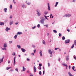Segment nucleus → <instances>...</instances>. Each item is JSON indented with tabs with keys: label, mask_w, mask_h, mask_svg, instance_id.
Segmentation results:
<instances>
[{
	"label": "nucleus",
	"mask_w": 76,
	"mask_h": 76,
	"mask_svg": "<svg viewBox=\"0 0 76 76\" xmlns=\"http://www.w3.org/2000/svg\"><path fill=\"white\" fill-rule=\"evenodd\" d=\"M31 55H32L33 56H34V53H31Z\"/></svg>",
	"instance_id": "nucleus-51"
},
{
	"label": "nucleus",
	"mask_w": 76,
	"mask_h": 76,
	"mask_svg": "<svg viewBox=\"0 0 76 76\" xmlns=\"http://www.w3.org/2000/svg\"><path fill=\"white\" fill-rule=\"evenodd\" d=\"M75 1H76V0H73L72 1L73 2H75Z\"/></svg>",
	"instance_id": "nucleus-63"
},
{
	"label": "nucleus",
	"mask_w": 76,
	"mask_h": 76,
	"mask_svg": "<svg viewBox=\"0 0 76 76\" xmlns=\"http://www.w3.org/2000/svg\"><path fill=\"white\" fill-rule=\"evenodd\" d=\"M52 14H50V18H51V16H52Z\"/></svg>",
	"instance_id": "nucleus-61"
},
{
	"label": "nucleus",
	"mask_w": 76,
	"mask_h": 76,
	"mask_svg": "<svg viewBox=\"0 0 76 76\" xmlns=\"http://www.w3.org/2000/svg\"><path fill=\"white\" fill-rule=\"evenodd\" d=\"M58 49H59V48H55V50H58Z\"/></svg>",
	"instance_id": "nucleus-48"
},
{
	"label": "nucleus",
	"mask_w": 76,
	"mask_h": 76,
	"mask_svg": "<svg viewBox=\"0 0 76 76\" xmlns=\"http://www.w3.org/2000/svg\"><path fill=\"white\" fill-rule=\"evenodd\" d=\"M16 64V61L15 60H14V65H15Z\"/></svg>",
	"instance_id": "nucleus-31"
},
{
	"label": "nucleus",
	"mask_w": 76,
	"mask_h": 76,
	"mask_svg": "<svg viewBox=\"0 0 76 76\" xmlns=\"http://www.w3.org/2000/svg\"><path fill=\"white\" fill-rule=\"evenodd\" d=\"M39 67H41L42 66V64H39Z\"/></svg>",
	"instance_id": "nucleus-40"
},
{
	"label": "nucleus",
	"mask_w": 76,
	"mask_h": 76,
	"mask_svg": "<svg viewBox=\"0 0 76 76\" xmlns=\"http://www.w3.org/2000/svg\"><path fill=\"white\" fill-rule=\"evenodd\" d=\"M25 4H22V7H23V8H24V7H25Z\"/></svg>",
	"instance_id": "nucleus-24"
},
{
	"label": "nucleus",
	"mask_w": 76,
	"mask_h": 76,
	"mask_svg": "<svg viewBox=\"0 0 76 76\" xmlns=\"http://www.w3.org/2000/svg\"><path fill=\"white\" fill-rule=\"evenodd\" d=\"M44 16H45V18L46 19H47V20H48V18H47V16H45L44 15Z\"/></svg>",
	"instance_id": "nucleus-44"
},
{
	"label": "nucleus",
	"mask_w": 76,
	"mask_h": 76,
	"mask_svg": "<svg viewBox=\"0 0 76 76\" xmlns=\"http://www.w3.org/2000/svg\"><path fill=\"white\" fill-rule=\"evenodd\" d=\"M22 33L21 32H18L17 33V35H21Z\"/></svg>",
	"instance_id": "nucleus-19"
},
{
	"label": "nucleus",
	"mask_w": 76,
	"mask_h": 76,
	"mask_svg": "<svg viewBox=\"0 0 76 76\" xmlns=\"http://www.w3.org/2000/svg\"><path fill=\"white\" fill-rule=\"evenodd\" d=\"M48 10H50V4H49V3H48Z\"/></svg>",
	"instance_id": "nucleus-6"
},
{
	"label": "nucleus",
	"mask_w": 76,
	"mask_h": 76,
	"mask_svg": "<svg viewBox=\"0 0 76 76\" xmlns=\"http://www.w3.org/2000/svg\"><path fill=\"white\" fill-rule=\"evenodd\" d=\"M48 66L49 67V66H50V64L48 63Z\"/></svg>",
	"instance_id": "nucleus-55"
},
{
	"label": "nucleus",
	"mask_w": 76,
	"mask_h": 76,
	"mask_svg": "<svg viewBox=\"0 0 76 76\" xmlns=\"http://www.w3.org/2000/svg\"><path fill=\"white\" fill-rule=\"evenodd\" d=\"M48 11H45L44 12V13H45V15H47V14H48Z\"/></svg>",
	"instance_id": "nucleus-26"
},
{
	"label": "nucleus",
	"mask_w": 76,
	"mask_h": 76,
	"mask_svg": "<svg viewBox=\"0 0 76 76\" xmlns=\"http://www.w3.org/2000/svg\"><path fill=\"white\" fill-rule=\"evenodd\" d=\"M75 46V45H74V44H73L72 45V46L71 47V48H74V46Z\"/></svg>",
	"instance_id": "nucleus-36"
},
{
	"label": "nucleus",
	"mask_w": 76,
	"mask_h": 76,
	"mask_svg": "<svg viewBox=\"0 0 76 76\" xmlns=\"http://www.w3.org/2000/svg\"><path fill=\"white\" fill-rule=\"evenodd\" d=\"M36 50H34V53H36Z\"/></svg>",
	"instance_id": "nucleus-50"
},
{
	"label": "nucleus",
	"mask_w": 76,
	"mask_h": 76,
	"mask_svg": "<svg viewBox=\"0 0 76 76\" xmlns=\"http://www.w3.org/2000/svg\"><path fill=\"white\" fill-rule=\"evenodd\" d=\"M71 67L70 66H69V69H70V68H71Z\"/></svg>",
	"instance_id": "nucleus-62"
},
{
	"label": "nucleus",
	"mask_w": 76,
	"mask_h": 76,
	"mask_svg": "<svg viewBox=\"0 0 76 76\" xmlns=\"http://www.w3.org/2000/svg\"><path fill=\"white\" fill-rule=\"evenodd\" d=\"M75 66H73L72 67V69L74 71H76V70H75Z\"/></svg>",
	"instance_id": "nucleus-28"
},
{
	"label": "nucleus",
	"mask_w": 76,
	"mask_h": 76,
	"mask_svg": "<svg viewBox=\"0 0 76 76\" xmlns=\"http://www.w3.org/2000/svg\"><path fill=\"white\" fill-rule=\"evenodd\" d=\"M59 37H61V34L59 33Z\"/></svg>",
	"instance_id": "nucleus-41"
},
{
	"label": "nucleus",
	"mask_w": 76,
	"mask_h": 76,
	"mask_svg": "<svg viewBox=\"0 0 76 76\" xmlns=\"http://www.w3.org/2000/svg\"><path fill=\"white\" fill-rule=\"evenodd\" d=\"M21 50L22 52H25L26 51V50L25 49L23 48H21Z\"/></svg>",
	"instance_id": "nucleus-11"
},
{
	"label": "nucleus",
	"mask_w": 76,
	"mask_h": 76,
	"mask_svg": "<svg viewBox=\"0 0 76 76\" xmlns=\"http://www.w3.org/2000/svg\"><path fill=\"white\" fill-rule=\"evenodd\" d=\"M10 19H12V15H10Z\"/></svg>",
	"instance_id": "nucleus-53"
},
{
	"label": "nucleus",
	"mask_w": 76,
	"mask_h": 76,
	"mask_svg": "<svg viewBox=\"0 0 76 76\" xmlns=\"http://www.w3.org/2000/svg\"><path fill=\"white\" fill-rule=\"evenodd\" d=\"M32 47H33V48H35V45H32Z\"/></svg>",
	"instance_id": "nucleus-43"
},
{
	"label": "nucleus",
	"mask_w": 76,
	"mask_h": 76,
	"mask_svg": "<svg viewBox=\"0 0 76 76\" xmlns=\"http://www.w3.org/2000/svg\"><path fill=\"white\" fill-rule=\"evenodd\" d=\"M27 73H29V71L28 70L27 71Z\"/></svg>",
	"instance_id": "nucleus-57"
},
{
	"label": "nucleus",
	"mask_w": 76,
	"mask_h": 76,
	"mask_svg": "<svg viewBox=\"0 0 76 76\" xmlns=\"http://www.w3.org/2000/svg\"><path fill=\"white\" fill-rule=\"evenodd\" d=\"M15 71H16V72H18V68H16L15 69Z\"/></svg>",
	"instance_id": "nucleus-42"
},
{
	"label": "nucleus",
	"mask_w": 76,
	"mask_h": 76,
	"mask_svg": "<svg viewBox=\"0 0 76 76\" xmlns=\"http://www.w3.org/2000/svg\"><path fill=\"white\" fill-rule=\"evenodd\" d=\"M17 37H18V35L17 34H16L14 37V39H16V38H17Z\"/></svg>",
	"instance_id": "nucleus-23"
},
{
	"label": "nucleus",
	"mask_w": 76,
	"mask_h": 76,
	"mask_svg": "<svg viewBox=\"0 0 76 76\" xmlns=\"http://www.w3.org/2000/svg\"><path fill=\"white\" fill-rule=\"evenodd\" d=\"M11 67H7V70H8V69H10Z\"/></svg>",
	"instance_id": "nucleus-45"
},
{
	"label": "nucleus",
	"mask_w": 76,
	"mask_h": 76,
	"mask_svg": "<svg viewBox=\"0 0 76 76\" xmlns=\"http://www.w3.org/2000/svg\"><path fill=\"white\" fill-rule=\"evenodd\" d=\"M26 3L27 5H31V2H27V1H26Z\"/></svg>",
	"instance_id": "nucleus-10"
},
{
	"label": "nucleus",
	"mask_w": 76,
	"mask_h": 76,
	"mask_svg": "<svg viewBox=\"0 0 76 76\" xmlns=\"http://www.w3.org/2000/svg\"><path fill=\"white\" fill-rule=\"evenodd\" d=\"M36 69H37V68H36V67H35V66H34V72H37V70H36Z\"/></svg>",
	"instance_id": "nucleus-8"
},
{
	"label": "nucleus",
	"mask_w": 76,
	"mask_h": 76,
	"mask_svg": "<svg viewBox=\"0 0 76 76\" xmlns=\"http://www.w3.org/2000/svg\"><path fill=\"white\" fill-rule=\"evenodd\" d=\"M74 44L75 46H76V40L74 41Z\"/></svg>",
	"instance_id": "nucleus-35"
},
{
	"label": "nucleus",
	"mask_w": 76,
	"mask_h": 76,
	"mask_svg": "<svg viewBox=\"0 0 76 76\" xmlns=\"http://www.w3.org/2000/svg\"><path fill=\"white\" fill-rule=\"evenodd\" d=\"M7 8H5L4 9V12H7Z\"/></svg>",
	"instance_id": "nucleus-18"
},
{
	"label": "nucleus",
	"mask_w": 76,
	"mask_h": 76,
	"mask_svg": "<svg viewBox=\"0 0 76 76\" xmlns=\"http://www.w3.org/2000/svg\"><path fill=\"white\" fill-rule=\"evenodd\" d=\"M37 68L38 69H39V70H41V67L40 66H39L37 67Z\"/></svg>",
	"instance_id": "nucleus-32"
},
{
	"label": "nucleus",
	"mask_w": 76,
	"mask_h": 76,
	"mask_svg": "<svg viewBox=\"0 0 76 76\" xmlns=\"http://www.w3.org/2000/svg\"><path fill=\"white\" fill-rule=\"evenodd\" d=\"M3 47L6 48L7 47V44L6 43H4V45Z\"/></svg>",
	"instance_id": "nucleus-12"
},
{
	"label": "nucleus",
	"mask_w": 76,
	"mask_h": 76,
	"mask_svg": "<svg viewBox=\"0 0 76 76\" xmlns=\"http://www.w3.org/2000/svg\"><path fill=\"white\" fill-rule=\"evenodd\" d=\"M42 43L43 44H44V45H45V41L43 40L42 41Z\"/></svg>",
	"instance_id": "nucleus-27"
},
{
	"label": "nucleus",
	"mask_w": 76,
	"mask_h": 76,
	"mask_svg": "<svg viewBox=\"0 0 76 76\" xmlns=\"http://www.w3.org/2000/svg\"><path fill=\"white\" fill-rule=\"evenodd\" d=\"M50 57H53V54L52 53H50Z\"/></svg>",
	"instance_id": "nucleus-52"
},
{
	"label": "nucleus",
	"mask_w": 76,
	"mask_h": 76,
	"mask_svg": "<svg viewBox=\"0 0 76 76\" xmlns=\"http://www.w3.org/2000/svg\"><path fill=\"white\" fill-rule=\"evenodd\" d=\"M13 21L11 20L10 21V25H12V24H13Z\"/></svg>",
	"instance_id": "nucleus-4"
},
{
	"label": "nucleus",
	"mask_w": 76,
	"mask_h": 76,
	"mask_svg": "<svg viewBox=\"0 0 76 76\" xmlns=\"http://www.w3.org/2000/svg\"><path fill=\"white\" fill-rule=\"evenodd\" d=\"M2 49L3 50H6L7 49H6V48H2Z\"/></svg>",
	"instance_id": "nucleus-29"
},
{
	"label": "nucleus",
	"mask_w": 76,
	"mask_h": 76,
	"mask_svg": "<svg viewBox=\"0 0 76 76\" xmlns=\"http://www.w3.org/2000/svg\"><path fill=\"white\" fill-rule=\"evenodd\" d=\"M18 23H19V22H18L15 23V25H18Z\"/></svg>",
	"instance_id": "nucleus-38"
},
{
	"label": "nucleus",
	"mask_w": 76,
	"mask_h": 76,
	"mask_svg": "<svg viewBox=\"0 0 76 76\" xmlns=\"http://www.w3.org/2000/svg\"><path fill=\"white\" fill-rule=\"evenodd\" d=\"M68 74L69 75V76H73V75H72V74H71V73L70 72H68Z\"/></svg>",
	"instance_id": "nucleus-25"
},
{
	"label": "nucleus",
	"mask_w": 76,
	"mask_h": 76,
	"mask_svg": "<svg viewBox=\"0 0 76 76\" xmlns=\"http://www.w3.org/2000/svg\"><path fill=\"white\" fill-rule=\"evenodd\" d=\"M44 73H45V71H43V75H44Z\"/></svg>",
	"instance_id": "nucleus-60"
},
{
	"label": "nucleus",
	"mask_w": 76,
	"mask_h": 76,
	"mask_svg": "<svg viewBox=\"0 0 76 76\" xmlns=\"http://www.w3.org/2000/svg\"><path fill=\"white\" fill-rule=\"evenodd\" d=\"M70 42V40L69 39H67L65 40V44H69V42Z\"/></svg>",
	"instance_id": "nucleus-3"
},
{
	"label": "nucleus",
	"mask_w": 76,
	"mask_h": 76,
	"mask_svg": "<svg viewBox=\"0 0 76 76\" xmlns=\"http://www.w3.org/2000/svg\"><path fill=\"white\" fill-rule=\"evenodd\" d=\"M25 70H26V68L24 67V66H23V70H21V72H24V71H25Z\"/></svg>",
	"instance_id": "nucleus-9"
},
{
	"label": "nucleus",
	"mask_w": 76,
	"mask_h": 76,
	"mask_svg": "<svg viewBox=\"0 0 76 76\" xmlns=\"http://www.w3.org/2000/svg\"><path fill=\"white\" fill-rule=\"evenodd\" d=\"M74 58L75 59V60H76V57H75H75H74Z\"/></svg>",
	"instance_id": "nucleus-64"
},
{
	"label": "nucleus",
	"mask_w": 76,
	"mask_h": 76,
	"mask_svg": "<svg viewBox=\"0 0 76 76\" xmlns=\"http://www.w3.org/2000/svg\"><path fill=\"white\" fill-rule=\"evenodd\" d=\"M62 64L63 66H67V64H64V63H62Z\"/></svg>",
	"instance_id": "nucleus-21"
},
{
	"label": "nucleus",
	"mask_w": 76,
	"mask_h": 76,
	"mask_svg": "<svg viewBox=\"0 0 76 76\" xmlns=\"http://www.w3.org/2000/svg\"><path fill=\"white\" fill-rule=\"evenodd\" d=\"M4 58V57H3L1 59H0V61H1V62H3V59Z\"/></svg>",
	"instance_id": "nucleus-22"
},
{
	"label": "nucleus",
	"mask_w": 76,
	"mask_h": 76,
	"mask_svg": "<svg viewBox=\"0 0 76 76\" xmlns=\"http://www.w3.org/2000/svg\"><path fill=\"white\" fill-rule=\"evenodd\" d=\"M10 9H12V4L10 5Z\"/></svg>",
	"instance_id": "nucleus-33"
},
{
	"label": "nucleus",
	"mask_w": 76,
	"mask_h": 76,
	"mask_svg": "<svg viewBox=\"0 0 76 76\" xmlns=\"http://www.w3.org/2000/svg\"><path fill=\"white\" fill-rule=\"evenodd\" d=\"M58 4V2H57L56 3V4L55 6V7H56L57 5Z\"/></svg>",
	"instance_id": "nucleus-20"
},
{
	"label": "nucleus",
	"mask_w": 76,
	"mask_h": 76,
	"mask_svg": "<svg viewBox=\"0 0 76 76\" xmlns=\"http://www.w3.org/2000/svg\"><path fill=\"white\" fill-rule=\"evenodd\" d=\"M48 52L49 53V54H51V53H52V54H53V52H52V51H51V50H48Z\"/></svg>",
	"instance_id": "nucleus-15"
},
{
	"label": "nucleus",
	"mask_w": 76,
	"mask_h": 76,
	"mask_svg": "<svg viewBox=\"0 0 76 76\" xmlns=\"http://www.w3.org/2000/svg\"><path fill=\"white\" fill-rule=\"evenodd\" d=\"M17 47H18V48L19 49H20L21 48V47L20 46V45H17Z\"/></svg>",
	"instance_id": "nucleus-17"
},
{
	"label": "nucleus",
	"mask_w": 76,
	"mask_h": 76,
	"mask_svg": "<svg viewBox=\"0 0 76 76\" xmlns=\"http://www.w3.org/2000/svg\"><path fill=\"white\" fill-rule=\"evenodd\" d=\"M39 23H42V24H44V21L42 20H41L40 21Z\"/></svg>",
	"instance_id": "nucleus-5"
},
{
	"label": "nucleus",
	"mask_w": 76,
	"mask_h": 76,
	"mask_svg": "<svg viewBox=\"0 0 76 76\" xmlns=\"http://www.w3.org/2000/svg\"><path fill=\"white\" fill-rule=\"evenodd\" d=\"M37 28H39V27H40V25L39 24H38L37 25Z\"/></svg>",
	"instance_id": "nucleus-37"
},
{
	"label": "nucleus",
	"mask_w": 76,
	"mask_h": 76,
	"mask_svg": "<svg viewBox=\"0 0 76 76\" xmlns=\"http://www.w3.org/2000/svg\"><path fill=\"white\" fill-rule=\"evenodd\" d=\"M39 74L40 75H42V74H41V71L39 72Z\"/></svg>",
	"instance_id": "nucleus-46"
},
{
	"label": "nucleus",
	"mask_w": 76,
	"mask_h": 76,
	"mask_svg": "<svg viewBox=\"0 0 76 76\" xmlns=\"http://www.w3.org/2000/svg\"><path fill=\"white\" fill-rule=\"evenodd\" d=\"M37 16H41V12H40V10H37Z\"/></svg>",
	"instance_id": "nucleus-1"
},
{
	"label": "nucleus",
	"mask_w": 76,
	"mask_h": 76,
	"mask_svg": "<svg viewBox=\"0 0 76 76\" xmlns=\"http://www.w3.org/2000/svg\"><path fill=\"white\" fill-rule=\"evenodd\" d=\"M36 28V26H34L32 28V29H35Z\"/></svg>",
	"instance_id": "nucleus-54"
},
{
	"label": "nucleus",
	"mask_w": 76,
	"mask_h": 76,
	"mask_svg": "<svg viewBox=\"0 0 76 76\" xmlns=\"http://www.w3.org/2000/svg\"><path fill=\"white\" fill-rule=\"evenodd\" d=\"M70 17L71 16V15L70 14H67L63 16V17Z\"/></svg>",
	"instance_id": "nucleus-2"
},
{
	"label": "nucleus",
	"mask_w": 76,
	"mask_h": 76,
	"mask_svg": "<svg viewBox=\"0 0 76 76\" xmlns=\"http://www.w3.org/2000/svg\"><path fill=\"white\" fill-rule=\"evenodd\" d=\"M27 61H30V59H29V58H27Z\"/></svg>",
	"instance_id": "nucleus-47"
},
{
	"label": "nucleus",
	"mask_w": 76,
	"mask_h": 76,
	"mask_svg": "<svg viewBox=\"0 0 76 76\" xmlns=\"http://www.w3.org/2000/svg\"><path fill=\"white\" fill-rule=\"evenodd\" d=\"M53 31L54 33H57V31L56 30H53Z\"/></svg>",
	"instance_id": "nucleus-39"
},
{
	"label": "nucleus",
	"mask_w": 76,
	"mask_h": 76,
	"mask_svg": "<svg viewBox=\"0 0 76 76\" xmlns=\"http://www.w3.org/2000/svg\"><path fill=\"white\" fill-rule=\"evenodd\" d=\"M4 22H0V25L1 26H2V25H4Z\"/></svg>",
	"instance_id": "nucleus-16"
},
{
	"label": "nucleus",
	"mask_w": 76,
	"mask_h": 76,
	"mask_svg": "<svg viewBox=\"0 0 76 76\" xmlns=\"http://www.w3.org/2000/svg\"><path fill=\"white\" fill-rule=\"evenodd\" d=\"M12 56H16V53L15 52H14L12 53Z\"/></svg>",
	"instance_id": "nucleus-30"
},
{
	"label": "nucleus",
	"mask_w": 76,
	"mask_h": 76,
	"mask_svg": "<svg viewBox=\"0 0 76 76\" xmlns=\"http://www.w3.org/2000/svg\"><path fill=\"white\" fill-rule=\"evenodd\" d=\"M8 63L9 64V63H10V60H8Z\"/></svg>",
	"instance_id": "nucleus-49"
},
{
	"label": "nucleus",
	"mask_w": 76,
	"mask_h": 76,
	"mask_svg": "<svg viewBox=\"0 0 76 76\" xmlns=\"http://www.w3.org/2000/svg\"><path fill=\"white\" fill-rule=\"evenodd\" d=\"M39 54H40V57H42V50H40L39 52Z\"/></svg>",
	"instance_id": "nucleus-13"
},
{
	"label": "nucleus",
	"mask_w": 76,
	"mask_h": 76,
	"mask_svg": "<svg viewBox=\"0 0 76 76\" xmlns=\"http://www.w3.org/2000/svg\"><path fill=\"white\" fill-rule=\"evenodd\" d=\"M67 31H68V32H70V30L69 29H67Z\"/></svg>",
	"instance_id": "nucleus-59"
},
{
	"label": "nucleus",
	"mask_w": 76,
	"mask_h": 76,
	"mask_svg": "<svg viewBox=\"0 0 76 76\" xmlns=\"http://www.w3.org/2000/svg\"><path fill=\"white\" fill-rule=\"evenodd\" d=\"M69 60V55H68L66 56V61H68V60Z\"/></svg>",
	"instance_id": "nucleus-14"
},
{
	"label": "nucleus",
	"mask_w": 76,
	"mask_h": 76,
	"mask_svg": "<svg viewBox=\"0 0 76 76\" xmlns=\"http://www.w3.org/2000/svg\"><path fill=\"white\" fill-rule=\"evenodd\" d=\"M30 76H33V74H31V73H30Z\"/></svg>",
	"instance_id": "nucleus-56"
},
{
	"label": "nucleus",
	"mask_w": 76,
	"mask_h": 76,
	"mask_svg": "<svg viewBox=\"0 0 76 76\" xmlns=\"http://www.w3.org/2000/svg\"><path fill=\"white\" fill-rule=\"evenodd\" d=\"M62 40H64V39H65V37H64V36H63L62 37Z\"/></svg>",
	"instance_id": "nucleus-34"
},
{
	"label": "nucleus",
	"mask_w": 76,
	"mask_h": 76,
	"mask_svg": "<svg viewBox=\"0 0 76 76\" xmlns=\"http://www.w3.org/2000/svg\"><path fill=\"white\" fill-rule=\"evenodd\" d=\"M9 43L10 44V43H12V41H9Z\"/></svg>",
	"instance_id": "nucleus-58"
},
{
	"label": "nucleus",
	"mask_w": 76,
	"mask_h": 76,
	"mask_svg": "<svg viewBox=\"0 0 76 76\" xmlns=\"http://www.w3.org/2000/svg\"><path fill=\"white\" fill-rule=\"evenodd\" d=\"M10 30V28L8 27H7L6 29V31H7V32H8V31H9V30Z\"/></svg>",
	"instance_id": "nucleus-7"
}]
</instances>
